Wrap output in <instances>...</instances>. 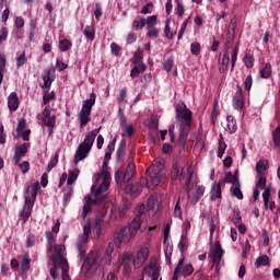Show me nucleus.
Wrapping results in <instances>:
<instances>
[{
  "instance_id": "obj_1",
  "label": "nucleus",
  "mask_w": 280,
  "mask_h": 280,
  "mask_svg": "<svg viewBox=\"0 0 280 280\" xmlns=\"http://www.w3.org/2000/svg\"><path fill=\"white\" fill-rule=\"evenodd\" d=\"M145 174L147 178L142 177L139 183L127 185L125 187L126 194H128L132 198H139V196H141V191L143 190L144 185H147L148 189L151 190L156 189L159 185H163L166 178L165 163L161 160L155 161L147 168Z\"/></svg>"
},
{
  "instance_id": "obj_2",
  "label": "nucleus",
  "mask_w": 280,
  "mask_h": 280,
  "mask_svg": "<svg viewBox=\"0 0 280 280\" xmlns=\"http://www.w3.org/2000/svg\"><path fill=\"white\" fill-rule=\"evenodd\" d=\"M176 110V119L177 121H180L182 124L179 126V142L186 141L187 137L189 136V132L191 131L192 126V117L194 114L189 108H187V105L185 103H178L175 107Z\"/></svg>"
},
{
  "instance_id": "obj_3",
  "label": "nucleus",
  "mask_w": 280,
  "mask_h": 280,
  "mask_svg": "<svg viewBox=\"0 0 280 280\" xmlns=\"http://www.w3.org/2000/svg\"><path fill=\"white\" fill-rule=\"evenodd\" d=\"M113 253H115V243H108L104 256L98 252H92L88 255V258L84 261V268L86 270H97V267L110 266Z\"/></svg>"
},
{
  "instance_id": "obj_4",
  "label": "nucleus",
  "mask_w": 280,
  "mask_h": 280,
  "mask_svg": "<svg viewBox=\"0 0 280 280\" xmlns=\"http://www.w3.org/2000/svg\"><path fill=\"white\" fill-rule=\"evenodd\" d=\"M38 191H40V183L35 182L34 184L31 183L26 185L24 192L25 205L23 211L21 212L22 224H25L30 220Z\"/></svg>"
},
{
  "instance_id": "obj_5",
  "label": "nucleus",
  "mask_w": 280,
  "mask_h": 280,
  "mask_svg": "<svg viewBox=\"0 0 280 280\" xmlns=\"http://www.w3.org/2000/svg\"><path fill=\"white\" fill-rule=\"evenodd\" d=\"M101 128L94 129L85 135L84 141L81 142L77 149L74 154V163L78 165L80 161H84L91 153L93 149V144L95 143V139L97 135H100Z\"/></svg>"
},
{
  "instance_id": "obj_6",
  "label": "nucleus",
  "mask_w": 280,
  "mask_h": 280,
  "mask_svg": "<svg viewBox=\"0 0 280 280\" xmlns=\"http://www.w3.org/2000/svg\"><path fill=\"white\" fill-rule=\"evenodd\" d=\"M196 175L194 174V167L191 165L187 166L186 172L185 167L179 166L178 163L173 164L171 171V178L172 180H179L183 182L186 178V189L187 194L194 189V178Z\"/></svg>"
},
{
  "instance_id": "obj_7",
  "label": "nucleus",
  "mask_w": 280,
  "mask_h": 280,
  "mask_svg": "<svg viewBox=\"0 0 280 280\" xmlns=\"http://www.w3.org/2000/svg\"><path fill=\"white\" fill-rule=\"evenodd\" d=\"M103 182L101 185L96 188L95 186L92 187V194L94 195V199L91 197H88V205H102L104 200H106L107 196L104 194L105 191H108L109 182H108V173L106 171L103 172Z\"/></svg>"
},
{
  "instance_id": "obj_8",
  "label": "nucleus",
  "mask_w": 280,
  "mask_h": 280,
  "mask_svg": "<svg viewBox=\"0 0 280 280\" xmlns=\"http://www.w3.org/2000/svg\"><path fill=\"white\" fill-rule=\"evenodd\" d=\"M52 264H59L61 269L62 280H71L69 277V261L65 258V246L55 247V254L51 255Z\"/></svg>"
},
{
  "instance_id": "obj_9",
  "label": "nucleus",
  "mask_w": 280,
  "mask_h": 280,
  "mask_svg": "<svg viewBox=\"0 0 280 280\" xmlns=\"http://www.w3.org/2000/svg\"><path fill=\"white\" fill-rule=\"evenodd\" d=\"M96 98L97 95L95 93H92L90 95V100L83 102L82 108L79 113L80 128H84L91 121V113L93 110V106H95Z\"/></svg>"
},
{
  "instance_id": "obj_10",
  "label": "nucleus",
  "mask_w": 280,
  "mask_h": 280,
  "mask_svg": "<svg viewBox=\"0 0 280 280\" xmlns=\"http://www.w3.org/2000/svg\"><path fill=\"white\" fill-rule=\"evenodd\" d=\"M137 173V165L135 164V162H130L125 172L122 173V171H116L114 178L116 180V184L121 187L122 185H126V183H130V180H132V177L135 176V174Z\"/></svg>"
},
{
  "instance_id": "obj_11",
  "label": "nucleus",
  "mask_w": 280,
  "mask_h": 280,
  "mask_svg": "<svg viewBox=\"0 0 280 280\" xmlns=\"http://www.w3.org/2000/svg\"><path fill=\"white\" fill-rule=\"evenodd\" d=\"M133 236L135 234L130 232V229L121 228L114 236V244L117 248H121V245L130 243Z\"/></svg>"
},
{
  "instance_id": "obj_12",
  "label": "nucleus",
  "mask_w": 280,
  "mask_h": 280,
  "mask_svg": "<svg viewBox=\"0 0 280 280\" xmlns=\"http://www.w3.org/2000/svg\"><path fill=\"white\" fill-rule=\"evenodd\" d=\"M208 257L211 260L212 266H217V268L220 266L222 257H224V249H222L220 241L214 243V248L210 249Z\"/></svg>"
},
{
  "instance_id": "obj_13",
  "label": "nucleus",
  "mask_w": 280,
  "mask_h": 280,
  "mask_svg": "<svg viewBox=\"0 0 280 280\" xmlns=\"http://www.w3.org/2000/svg\"><path fill=\"white\" fill-rule=\"evenodd\" d=\"M89 235H91V225H84L83 235H80L77 241V250L79 252L80 259L86 255L84 245L89 242Z\"/></svg>"
},
{
  "instance_id": "obj_14",
  "label": "nucleus",
  "mask_w": 280,
  "mask_h": 280,
  "mask_svg": "<svg viewBox=\"0 0 280 280\" xmlns=\"http://www.w3.org/2000/svg\"><path fill=\"white\" fill-rule=\"evenodd\" d=\"M185 259H179L177 267L174 270L173 280H178V277H191L194 275V266L191 264L184 265Z\"/></svg>"
},
{
  "instance_id": "obj_15",
  "label": "nucleus",
  "mask_w": 280,
  "mask_h": 280,
  "mask_svg": "<svg viewBox=\"0 0 280 280\" xmlns=\"http://www.w3.org/2000/svg\"><path fill=\"white\" fill-rule=\"evenodd\" d=\"M150 255V249L148 247H141L137 256L132 259V264L135 268H141L148 260V256Z\"/></svg>"
},
{
  "instance_id": "obj_16",
  "label": "nucleus",
  "mask_w": 280,
  "mask_h": 280,
  "mask_svg": "<svg viewBox=\"0 0 280 280\" xmlns=\"http://www.w3.org/2000/svg\"><path fill=\"white\" fill-rule=\"evenodd\" d=\"M42 121L44 126H50L51 128H56V115L51 114V106L47 105L43 113Z\"/></svg>"
},
{
  "instance_id": "obj_17",
  "label": "nucleus",
  "mask_w": 280,
  "mask_h": 280,
  "mask_svg": "<svg viewBox=\"0 0 280 280\" xmlns=\"http://www.w3.org/2000/svg\"><path fill=\"white\" fill-rule=\"evenodd\" d=\"M233 108L235 110H242L244 108V93L242 86L237 85L236 94L233 97Z\"/></svg>"
},
{
  "instance_id": "obj_18",
  "label": "nucleus",
  "mask_w": 280,
  "mask_h": 280,
  "mask_svg": "<svg viewBox=\"0 0 280 280\" xmlns=\"http://www.w3.org/2000/svg\"><path fill=\"white\" fill-rule=\"evenodd\" d=\"M46 238H47V257L51 259V255H56V247L61 246V245H55L56 244V238L54 237L52 232H46Z\"/></svg>"
},
{
  "instance_id": "obj_19",
  "label": "nucleus",
  "mask_w": 280,
  "mask_h": 280,
  "mask_svg": "<svg viewBox=\"0 0 280 280\" xmlns=\"http://www.w3.org/2000/svg\"><path fill=\"white\" fill-rule=\"evenodd\" d=\"M218 198H222V180L213 183L210 189V200L214 201Z\"/></svg>"
},
{
  "instance_id": "obj_20",
  "label": "nucleus",
  "mask_w": 280,
  "mask_h": 280,
  "mask_svg": "<svg viewBox=\"0 0 280 280\" xmlns=\"http://www.w3.org/2000/svg\"><path fill=\"white\" fill-rule=\"evenodd\" d=\"M229 62H231V57H229V50H225L222 57L219 58V71L221 73L229 69Z\"/></svg>"
},
{
  "instance_id": "obj_21",
  "label": "nucleus",
  "mask_w": 280,
  "mask_h": 280,
  "mask_svg": "<svg viewBox=\"0 0 280 280\" xmlns=\"http://www.w3.org/2000/svg\"><path fill=\"white\" fill-rule=\"evenodd\" d=\"M206 188L205 186H198L194 191L192 196L190 197L191 205H198L205 196Z\"/></svg>"
},
{
  "instance_id": "obj_22",
  "label": "nucleus",
  "mask_w": 280,
  "mask_h": 280,
  "mask_svg": "<svg viewBox=\"0 0 280 280\" xmlns=\"http://www.w3.org/2000/svg\"><path fill=\"white\" fill-rule=\"evenodd\" d=\"M8 106L9 109L14 112L19 110V95H16V92H12L8 97Z\"/></svg>"
},
{
  "instance_id": "obj_23",
  "label": "nucleus",
  "mask_w": 280,
  "mask_h": 280,
  "mask_svg": "<svg viewBox=\"0 0 280 280\" xmlns=\"http://www.w3.org/2000/svg\"><path fill=\"white\" fill-rule=\"evenodd\" d=\"M230 194L232 198H237V200H244V194L242 192V184L236 183L235 186L230 188Z\"/></svg>"
},
{
  "instance_id": "obj_24",
  "label": "nucleus",
  "mask_w": 280,
  "mask_h": 280,
  "mask_svg": "<svg viewBox=\"0 0 280 280\" xmlns=\"http://www.w3.org/2000/svg\"><path fill=\"white\" fill-rule=\"evenodd\" d=\"M256 176H266V172L268 171V161L260 160L256 163Z\"/></svg>"
},
{
  "instance_id": "obj_25",
  "label": "nucleus",
  "mask_w": 280,
  "mask_h": 280,
  "mask_svg": "<svg viewBox=\"0 0 280 280\" xmlns=\"http://www.w3.org/2000/svg\"><path fill=\"white\" fill-rule=\"evenodd\" d=\"M30 264H32V259L30 258V254H25L21 260V271L20 273L27 275L30 271Z\"/></svg>"
},
{
  "instance_id": "obj_26",
  "label": "nucleus",
  "mask_w": 280,
  "mask_h": 280,
  "mask_svg": "<svg viewBox=\"0 0 280 280\" xmlns=\"http://www.w3.org/2000/svg\"><path fill=\"white\" fill-rule=\"evenodd\" d=\"M126 228L130 229V232L133 235H137V231L141 229V215L140 214L136 215V218L131 221L130 225Z\"/></svg>"
},
{
  "instance_id": "obj_27",
  "label": "nucleus",
  "mask_w": 280,
  "mask_h": 280,
  "mask_svg": "<svg viewBox=\"0 0 280 280\" xmlns=\"http://www.w3.org/2000/svg\"><path fill=\"white\" fill-rule=\"evenodd\" d=\"M145 69H148V67L145 66L144 62H141L140 65L135 66L130 71V78H132V80H135V78H139V74L143 73Z\"/></svg>"
},
{
  "instance_id": "obj_28",
  "label": "nucleus",
  "mask_w": 280,
  "mask_h": 280,
  "mask_svg": "<svg viewBox=\"0 0 280 280\" xmlns=\"http://www.w3.org/2000/svg\"><path fill=\"white\" fill-rule=\"evenodd\" d=\"M226 121H228V130L230 135L237 132V121H235V117L233 115H229L226 117Z\"/></svg>"
},
{
  "instance_id": "obj_29",
  "label": "nucleus",
  "mask_w": 280,
  "mask_h": 280,
  "mask_svg": "<svg viewBox=\"0 0 280 280\" xmlns=\"http://www.w3.org/2000/svg\"><path fill=\"white\" fill-rule=\"evenodd\" d=\"M226 142H224V137L222 135H220L219 138V148H218V153L217 156L218 159H222V156H224V152H226Z\"/></svg>"
},
{
  "instance_id": "obj_30",
  "label": "nucleus",
  "mask_w": 280,
  "mask_h": 280,
  "mask_svg": "<svg viewBox=\"0 0 280 280\" xmlns=\"http://www.w3.org/2000/svg\"><path fill=\"white\" fill-rule=\"evenodd\" d=\"M270 75H272V65L266 63L260 70V78L268 80L270 79Z\"/></svg>"
},
{
  "instance_id": "obj_31",
  "label": "nucleus",
  "mask_w": 280,
  "mask_h": 280,
  "mask_svg": "<svg viewBox=\"0 0 280 280\" xmlns=\"http://www.w3.org/2000/svg\"><path fill=\"white\" fill-rule=\"evenodd\" d=\"M261 266H270V257L268 255H261L256 259L255 267L261 268Z\"/></svg>"
},
{
  "instance_id": "obj_32",
  "label": "nucleus",
  "mask_w": 280,
  "mask_h": 280,
  "mask_svg": "<svg viewBox=\"0 0 280 280\" xmlns=\"http://www.w3.org/2000/svg\"><path fill=\"white\" fill-rule=\"evenodd\" d=\"M223 182L235 186V185H237V183H240V178L237 177V175H233L232 172H228V173H225V177H224Z\"/></svg>"
},
{
  "instance_id": "obj_33",
  "label": "nucleus",
  "mask_w": 280,
  "mask_h": 280,
  "mask_svg": "<svg viewBox=\"0 0 280 280\" xmlns=\"http://www.w3.org/2000/svg\"><path fill=\"white\" fill-rule=\"evenodd\" d=\"M126 154V140L122 139L119 143V147L117 148L116 151V160L121 161V158Z\"/></svg>"
},
{
  "instance_id": "obj_34",
  "label": "nucleus",
  "mask_w": 280,
  "mask_h": 280,
  "mask_svg": "<svg viewBox=\"0 0 280 280\" xmlns=\"http://www.w3.org/2000/svg\"><path fill=\"white\" fill-rule=\"evenodd\" d=\"M235 44V33H226L225 51H229Z\"/></svg>"
},
{
  "instance_id": "obj_35",
  "label": "nucleus",
  "mask_w": 280,
  "mask_h": 280,
  "mask_svg": "<svg viewBox=\"0 0 280 280\" xmlns=\"http://www.w3.org/2000/svg\"><path fill=\"white\" fill-rule=\"evenodd\" d=\"M107 167H108V161L104 160V162H103V171H102L101 174L97 175L96 183H100V180H102V182L104 180L103 174H104V172H106L107 176H108V183L110 185V173L107 171Z\"/></svg>"
},
{
  "instance_id": "obj_36",
  "label": "nucleus",
  "mask_w": 280,
  "mask_h": 280,
  "mask_svg": "<svg viewBox=\"0 0 280 280\" xmlns=\"http://www.w3.org/2000/svg\"><path fill=\"white\" fill-rule=\"evenodd\" d=\"M73 47V43L69 39H61L59 40V49L60 51H69Z\"/></svg>"
},
{
  "instance_id": "obj_37",
  "label": "nucleus",
  "mask_w": 280,
  "mask_h": 280,
  "mask_svg": "<svg viewBox=\"0 0 280 280\" xmlns=\"http://www.w3.org/2000/svg\"><path fill=\"white\" fill-rule=\"evenodd\" d=\"M243 62L247 69H253L255 65V57H253L250 54H246L243 58Z\"/></svg>"
},
{
  "instance_id": "obj_38",
  "label": "nucleus",
  "mask_w": 280,
  "mask_h": 280,
  "mask_svg": "<svg viewBox=\"0 0 280 280\" xmlns=\"http://www.w3.org/2000/svg\"><path fill=\"white\" fill-rule=\"evenodd\" d=\"M83 34L88 38V40H95V30L93 28V26H85Z\"/></svg>"
},
{
  "instance_id": "obj_39",
  "label": "nucleus",
  "mask_w": 280,
  "mask_h": 280,
  "mask_svg": "<svg viewBox=\"0 0 280 280\" xmlns=\"http://www.w3.org/2000/svg\"><path fill=\"white\" fill-rule=\"evenodd\" d=\"M27 128V122L24 118L20 119L18 127H16V139H21L22 132Z\"/></svg>"
},
{
  "instance_id": "obj_40",
  "label": "nucleus",
  "mask_w": 280,
  "mask_h": 280,
  "mask_svg": "<svg viewBox=\"0 0 280 280\" xmlns=\"http://www.w3.org/2000/svg\"><path fill=\"white\" fill-rule=\"evenodd\" d=\"M273 148H280V127L272 131Z\"/></svg>"
},
{
  "instance_id": "obj_41",
  "label": "nucleus",
  "mask_w": 280,
  "mask_h": 280,
  "mask_svg": "<svg viewBox=\"0 0 280 280\" xmlns=\"http://www.w3.org/2000/svg\"><path fill=\"white\" fill-rule=\"evenodd\" d=\"M256 189H266V175H256Z\"/></svg>"
},
{
  "instance_id": "obj_42",
  "label": "nucleus",
  "mask_w": 280,
  "mask_h": 280,
  "mask_svg": "<svg viewBox=\"0 0 280 280\" xmlns=\"http://www.w3.org/2000/svg\"><path fill=\"white\" fill-rule=\"evenodd\" d=\"M128 209H130V205H128V201H122L118 208L119 218H124L126 213H128Z\"/></svg>"
},
{
  "instance_id": "obj_43",
  "label": "nucleus",
  "mask_w": 280,
  "mask_h": 280,
  "mask_svg": "<svg viewBox=\"0 0 280 280\" xmlns=\"http://www.w3.org/2000/svg\"><path fill=\"white\" fill-rule=\"evenodd\" d=\"M43 89H45L48 92L49 89H51V71H47L46 75L43 77Z\"/></svg>"
},
{
  "instance_id": "obj_44",
  "label": "nucleus",
  "mask_w": 280,
  "mask_h": 280,
  "mask_svg": "<svg viewBox=\"0 0 280 280\" xmlns=\"http://www.w3.org/2000/svg\"><path fill=\"white\" fill-rule=\"evenodd\" d=\"M264 189H265L262 192L264 207L266 210H268V202L270 200L271 189L270 187H265Z\"/></svg>"
},
{
  "instance_id": "obj_45",
  "label": "nucleus",
  "mask_w": 280,
  "mask_h": 280,
  "mask_svg": "<svg viewBox=\"0 0 280 280\" xmlns=\"http://www.w3.org/2000/svg\"><path fill=\"white\" fill-rule=\"evenodd\" d=\"M173 213L174 218H179V220H183V210L180 209V197L177 198Z\"/></svg>"
},
{
  "instance_id": "obj_46",
  "label": "nucleus",
  "mask_w": 280,
  "mask_h": 280,
  "mask_svg": "<svg viewBox=\"0 0 280 280\" xmlns=\"http://www.w3.org/2000/svg\"><path fill=\"white\" fill-rule=\"evenodd\" d=\"M240 54V47L236 45L233 48L232 51V59H231V71H233V69H235V62H237V55Z\"/></svg>"
},
{
  "instance_id": "obj_47",
  "label": "nucleus",
  "mask_w": 280,
  "mask_h": 280,
  "mask_svg": "<svg viewBox=\"0 0 280 280\" xmlns=\"http://www.w3.org/2000/svg\"><path fill=\"white\" fill-rule=\"evenodd\" d=\"M176 3V8H175V12H176V15L179 18V19H183L184 14H185V7L183 5V2L179 1H175Z\"/></svg>"
},
{
  "instance_id": "obj_48",
  "label": "nucleus",
  "mask_w": 280,
  "mask_h": 280,
  "mask_svg": "<svg viewBox=\"0 0 280 280\" xmlns=\"http://www.w3.org/2000/svg\"><path fill=\"white\" fill-rule=\"evenodd\" d=\"M200 51H201L200 43L194 42L190 44V54H192V56L200 55Z\"/></svg>"
},
{
  "instance_id": "obj_49",
  "label": "nucleus",
  "mask_w": 280,
  "mask_h": 280,
  "mask_svg": "<svg viewBox=\"0 0 280 280\" xmlns=\"http://www.w3.org/2000/svg\"><path fill=\"white\" fill-rule=\"evenodd\" d=\"M158 21H159V18L156 15H151L147 18L145 24L148 30H152L154 25H156Z\"/></svg>"
},
{
  "instance_id": "obj_50",
  "label": "nucleus",
  "mask_w": 280,
  "mask_h": 280,
  "mask_svg": "<svg viewBox=\"0 0 280 280\" xmlns=\"http://www.w3.org/2000/svg\"><path fill=\"white\" fill-rule=\"evenodd\" d=\"M16 60V69H21V67H23V65H25V62H27V57L25 56V50L15 58Z\"/></svg>"
},
{
  "instance_id": "obj_51",
  "label": "nucleus",
  "mask_w": 280,
  "mask_h": 280,
  "mask_svg": "<svg viewBox=\"0 0 280 280\" xmlns=\"http://www.w3.org/2000/svg\"><path fill=\"white\" fill-rule=\"evenodd\" d=\"M237 27V18L234 16L231 19L230 21V25H229V28H228V33L230 34H235V30Z\"/></svg>"
},
{
  "instance_id": "obj_52",
  "label": "nucleus",
  "mask_w": 280,
  "mask_h": 280,
  "mask_svg": "<svg viewBox=\"0 0 280 280\" xmlns=\"http://www.w3.org/2000/svg\"><path fill=\"white\" fill-rule=\"evenodd\" d=\"M156 205H159V196L156 195L150 196L148 200V207H150V209H154Z\"/></svg>"
},
{
  "instance_id": "obj_53",
  "label": "nucleus",
  "mask_w": 280,
  "mask_h": 280,
  "mask_svg": "<svg viewBox=\"0 0 280 280\" xmlns=\"http://www.w3.org/2000/svg\"><path fill=\"white\" fill-rule=\"evenodd\" d=\"M132 27H135L136 30H142L143 27H145V19L140 18V20H135L132 23Z\"/></svg>"
},
{
  "instance_id": "obj_54",
  "label": "nucleus",
  "mask_w": 280,
  "mask_h": 280,
  "mask_svg": "<svg viewBox=\"0 0 280 280\" xmlns=\"http://www.w3.org/2000/svg\"><path fill=\"white\" fill-rule=\"evenodd\" d=\"M232 222L235 224V226L242 223V215H240V210L233 211Z\"/></svg>"
},
{
  "instance_id": "obj_55",
  "label": "nucleus",
  "mask_w": 280,
  "mask_h": 280,
  "mask_svg": "<svg viewBox=\"0 0 280 280\" xmlns=\"http://www.w3.org/2000/svg\"><path fill=\"white\" fill-rule=\"evenodd\" d=\"M187 246V236H185L184 234H182L180 236V241L178 243V250L180 253H185V248Z\"/></svg>"
},
{
  "instance_id": "obj_56",
  "label": "nucleus",
  "mask_w": 280,
  "mask_h": 280,
  "mask_svg": "<svg viewBox=\"0 0 280 280\" xmlns=\"http://www.w3.org/2000/svg\"><path fill=\"white\" fill-rule=\"evenodd\" d=\"M58 268H60V264L54 262V267L50 269V277L55 280L58 279V277H60Z\"/></svg>"
},
{
  "instance_id": "obj_57",
  "label": "nucleus",
  "mask_w": 280,
  "mask_h": 280,
  "mask_svg": "<svg viewBox=\"0 0 280 280\" xmlns=\"http://www.w3.org/2000/svg\"><path fill=\"white\" fill-rule=\"evenodd\" d=\"M164 244V253L172 255L174 253V245H172V243H170V241H163Z\"/></svg>"
},
{
  "instance_id": "obj_58",
  "label": "nucleus",
  "mask_w": 280,
  "mask_h": 280,
  "mask_svg": "<svg viewBox=\"0 0 280 280\" xmlns=\"http://www.w3.org/2000/svg\"><path fill=\"white\" fill-rule=\"evenodd\" d=\"M154 10V4H152V2L147 3L142 10H141V14H152V11Z\"/></svg>"
},
{
  "instance_id": "obj_59",
  "label": "nucleus",
  "mask_w": 280,
  "mask_h": 280,
  "mask_svg": "<svg viewBox=\"0 0 280 280\" xmlns=\"http://www.w3.org/2000/svg\"><path fill=\"white\" fill-rule=\"evenodd\" d=\"M161 33V31L156 27L150 28L147 33V36L149 38H159V34Z\"/></svg>"
},
{
  "instance_id": "obj_60",
  "label": "nucleus",
  "mask_w": 280,
  "mask_h": 280,
  "mask_svg": "<svg viewBox=\"0 0 280 280\" xmlns=\"http://www.w3.org/2000/svg\"><path fill=\"white\" fill-rule=\"evenodd\" d=\"M173 67H174V59H167L163 65V69L164 71H166V73H170Z\"/></svg>"
},
{
  "instance_id": "obj_61",
  "label": "nucleus",
  "mask_w": 280,
  "mask_h": 280,
  "mask_svg": "<svg viewBox=\"0 0 280 280\" xmlns=\"http://www.w3.org/2000/svg\"><path fill=\"white\" fill-rule=\"evenodd\" d=\"M95 237L97 240H100L101 235H102V220H96L95 222Z\"/></svg>"
},
{
  "instance_id": "obj_62",
  "label": "nucleus",
  "mask_w": 280,
  "mask_h": 280,
  "mask_svg": "<svg viewBox=\"0 0 280 280\" xmlns=\"http://www.w3.org/2000/svg\"><path fill=\"white\" fill-rule=\"evenodd\" d=\"M148 269L153 270L152 280H159V275L156 273V264L154 262L149 264V266L145 268V271H148Z\"/></svg>"
},
{
  "instance_id": "obj_63",
  "label": "nucleus",
  "mask_w": 280,
  "mask_h": 280,
  "mask_svg": "<svg viewBox=\"0 0 280 280\" xmlns=\"http://www.w3.org/2000/svg\"><path fill=\"white\" fill-rule=\"evenodd\" d=\"M58 165V155H56L55 158H52L47 166V172H50L51 170H54V167H56Z\"/></svg>"
},
{
  "instance_id": "obj_64",
  "label": "nucleus",
  "mask_w": 280,
  "mask_h": 280,
  "mask_svg": "<svg viewBox=\"0 0 280 280\" xmlns=\"http://www.w3.org/2000/svg\"><path fill=\"white\" fill-rule=\"evenodd\" d=\"M110 49H112V54L114 56H119V54L121 51V47H119V45H117L116 43L110 44Z\"/></svg>"
}]
</instances>
